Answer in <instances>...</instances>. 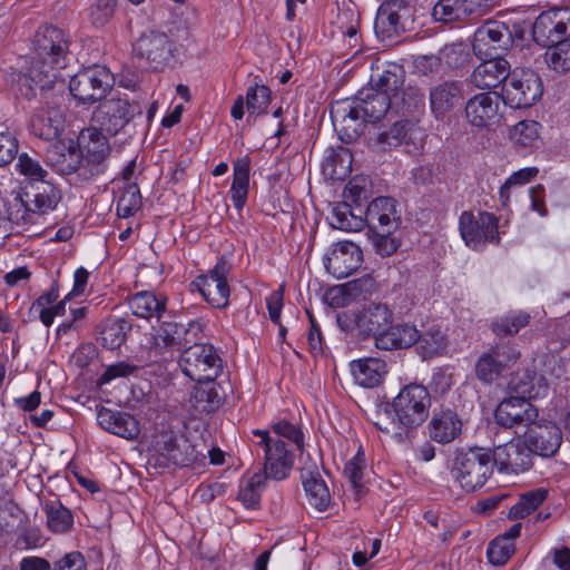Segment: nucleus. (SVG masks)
<instances>
[{
	"label": "nucleus",
	"instance_id": "nucleus-42",
	"mask_svg": "<svg viewBox=\"0 0 570 570\" xmlns=\"http://www.w3.org/2000/svg\"><path fill=\"white\" fill-rule=\"evenodd\" d=\"M532 320L530 313L522 309L509 311L503 315L497 316L491 322L492 332L499 337L514 336L522 328L527 327Z\"/></svg>",
	"mask_w": 570,
	"mask_h": 570
},
{
	"label": "nucleus",
	"instance_id": "nucleus-4",
	"mask_svg": "<svg viewBox=\"0 0 570 570\" xmlns=\"http://www.w3.org/2000/svg\"><path fill=\"white\" fill-rule=\"evenodd\" d=\"M393 320V311L384 303H370L362 308L345 311L336 316L342 331H356L364 338L372 336L374 343L376 336H381Z\"/></svg>",
	"mask_w": 570,
	"mask_h": 570
},
{
	"label": "nucleus",
	"instance_id": "nucleus-1",
	"mask_svg": "<svg viewBox=\"0 0 570 570\" xmlns=\"http://www.w3.org/2000/svg\"><path fill=\"white\" fill-rule=\"evenodd\" d=\"M431 395L421 384L411 383L401 389L392 403L383 404L376 412L374 424L396 442H404L410 433L429 416Z\"/></svg>",
	"mask_w": 570,
	"mask_h": 570
},
{
	"label": "nucleus",
	"instance_id": "nucleus-24",
	"mask_svg": "<svg viewBox=\"0 0 570 570\" xmlns=\"http://www.w3.org/2000/svg\"><path fill=\"white\" fill-rule=\"evenodd\" d=\"M499 107L500 97L497 92L478 94L466 101L465 118L471 126L485 128L495 122Z\"/></svg>",
	"mask_w": 570,
	"mask_h": 570
},
{
	"label": "nucleus",
	"instance_id": "nucleus-26",
	"mask_svg": "<svg viewBox=\"0 0 570 570\" xmlns=\"http://www.w3.org/2000/svg\"><path fill=\"white\" fill-rule=\"evenodd\" d=\"M135 50L156 70L165 66L171 57V43L164 32L144 33L136 41Z\"/></svg>",
	"mask_w": 570,
	"mask_h": 570
},
{
	"label": "nucleus",
	"instance_id": "nucleus-23",
	"mask_svg": "<svg viewBox=\"0 0 570 570\" xmlns=\"http://www.w3.org/2000/svg\"><path fill=\"white\" fill-rule=\"evenodd\" d=\"M366 226L375 235L392 234L399 227L395 202L390 197H377L365 208Z\"/></svg>",
	"mask_w": 570,
	"mask_h": 570
},
{
	"label": "nucleus",
	"instance_id": "nucleus-25",
	"mask_svg": "<svg viewBox=\"0 0 570 570\" xmlns=\"http://www.w3.org/2000/svg\"><path fill=\"white\" fill-rule=\"evenodd\" d=\"M46 163L59 175L75 174L80 180H82V169H88L81 150L75 146L67 147L63 144H56L48 149Z\"/></svg>",
	"mask_w": 570,
	"mask_h": 570
},
{
	"label": "nucleus",
	"instance_id": "nucleus-16",
	"mask_svg": "<svg viewBox=\"0 0 570 570\" xmlns=\"http://www.w3.org/2000/svg\"><path fill=\"white\" fill-rule=\"evenodd\" d=\"M79 141L86 151L82 157L88 167L82 169V180H90L107 168L106 161L110 151L107 134L90 125L80 132Z\"/></svg>",
	"mask_w": 570,
	"mask_h": 570
},
{
	"label": "nucleus",
	"instance_id": "nucleus-46",
	"mask_svg": "<svg viewBox=\"0 0 570 570\" xmlns=\"http://www.w3.org/2000/svg\"><path fill=\"white\" fill-rule=\"evenodd\" d=\"M373 287L371 278L353 279L344 285L330 288L325 294V299L334 307L344 306L350 302L351 296H356L363 291H370Z\"/></svg>",
	"mask_w": 570,
	"mask_h": 570
},
{
	"label": "nucleus",
	"instance_id": "nucleus-60",
	"mask_svg": "<svg viewBox=\"0 0 570 570\" xmlns=\"http://www.w3.org/2000/svg\"><path fill=\"white\" fill-rule=\"evenodd\" d=\"M32 213L31 208L27 205V203L22 199V194L16 196L8 206L6 222L9 220L17 226H24L27 224L32 223Z\"/></svg>",
	"mask_w": 570,
	"mask_h": 570
},
{
	"label": "nucleus",
	"instance_id": "nucleus-6",
	"mask_svg": "<svg viewBox=\"0 0 570 570\" xmlns=\"http://www.w3.org/2000/svg\"><path fill=\"white\" fill-rule=\"evenodd\" d=\"M252 434L254 446L263 452L265 479H286L294 466L293 451L283 440L274 439L267 430H253Z\"/></svg>",
	"mask_w": 570,
	"mask_h": 570
},
{
	"label": "nucleus",
	"instance_id": "nucleus-59",
	"mask_svg": "<svg viewBox=\"0 0 570 570\" xmlns=\"http://www.w3.org/2000/svg\"><path fill=\"white\" fill-rule=\"evenodd\" d=\"M271 98V90L266 86H250L246 92V107L252 115L265 112Z\"/></svg>",
	"mask_w": 570,
	"mask_h": 570
},
{
	"label": "nucleus",
	"instance_id": "nucleus-62",
	"mask_svg": "<svg viewBox=\"0 0 570 570\" xmlns=\"http://www.w3.org/2000/svg\"><path fill=\"white\" fill-rule=\"evenodd\" d=\"M366 468L365 454L362 448L358 449L356 454L345 464L344 474L351 482L354 489L363 487L364 470Z\"/></svg>",
	"mask_w": 570,
	"mask_h": 570
},
{
	"label": "nucleus",
	"instance_id": "nucleus-57",
	"mask_svg": "<svg viewBox=\"0 0 570 570\" xmlns=\"http://www.w3.org/2000/svg\"><path fill=\"white\" fill-rule=\"evenodd\" d=\"M488 352L498 362L503 372L512 368L521 356L520 351L509 341L492 345Z\"/></svg>",
	"mask_w": 570,
	"mask_h": 570
},
{
	"label": "nucleus",
	"instance_id": "nucleus-37",
	"mask_svg": "<svg viewBox=\"0 0 570 570\" xmlns=\"http://www.w3.org/2000/svg\"><path fill=\"white\" fill-rule=\"evenodd\" d=\"M430 438L438 443H450L462 431V421L458 414L450 410H441L432 416L429 423Z\"/></svg>",
	"mask_w": 570,
	"mask_h": 570
},
{
	"label": "nucleus",
	"instance_id": "nucleus-9",
	"mask_svg": "<svg viewBox=\"0 0 570 570\" xmlns=\"http://www.w3.org/2000/svg\"><path fill=\"white\" fill-rule=\"evenodd\" d=\"M69 51V37L55 26H41L33 37V60L52 72L65 66Z\"/></svg>",
	"mask_w": 570,
	"mask_h": 570
},
{
	"label": "nucleus",
	"instance_id": "nucleus-40",
	"mask_svg": "<svg viewBox=\"0 0 570 570\" xmlns=\"http://www.w3.org/2000/svg\"><path fill=\"white\" fill-rule=\"evenodd\" d=\"M128 304L134 315L147 320L155 316L160 322L166 311L167 298L153 292L142 291L134 294L128 299Z\"/></svg>",
	"mask_w": 570,
	"mask_h": 570
},
{
	"label": "nucleus",
	"instance_id": "nucleus-27",
	"mask_svg": "<svg viewBox=\"0 0 570 570\" xmlns=\"http://www.w3.org/2000/svg\"><path fill=\"white\" fill-rule=\"evenodd\" d=\"M478 67L474 68L471 75L472 83L481 89L495 88L504 83L510 75V63L503 57H488L483 58Z\"/></svg>",
	"mask_w": 570,
	"mask_h": 570
},
{
	"label": "nucleus",
	"instance_id": "nucleus-64",
	"mask_svg": "<svg viewBox=\"0 0 570 570\" xmlns=\"http://www.w3.org/2000/svg\"><path fill=\"white\" fill-rule=\"evenodd\" d=\"M325 161L333 167L332 175L343 176L351 170L352 154L348 148L340 146L336 149H331Z\"/></svg>",
	"mask_w": 570,
	"mask_h": 570
},
{
	"label": "nucleus",
	"instance_id": "nucleus-7",
	"mask_svg": "<svg viewBox=\"0 0 570 570\" xmlns=\"http://www.w3.org/2000/svg\"><path fill=\"white\" fill-rule=\"evenodd\" d=\"M197 459L195 446L183 434L168 430L155 436L149 462L159 468L187 466Z\"/></svg>",
	"mask_w": 570,
	"mask_h": 570
},
{
	"label": "nucleus",
	"instance_id": "nucleus-11",
	"mask_svg": "<svg viewBox=\"0 0 570 570\" xmlns=\"http://www.w3.org/2000/svg\"><path fill=\"white\" fill-rule=\"evenodd\" d=\"M413 23L414 9L409 0H386L377 10L374 29L382 40H393L412 29Z\"/></svg>",
	"mask_w": 570,
	"mask_h": 570
},
{
	"label": "nucleus",
	"instance_id": "nucleus-58",
	"mask_svg": "<svg viewBox=\"0 0 570 570\" xmlns=\"http://www.w3.org/2000/svg\"><path fill=\"white\" fill-rule=\"evenodd\" d=\"M474 372L478 380L484 384L493 383L503 373L498 362L488 351L479 356Z\"/></svg>",
	"mask_w": 570,
	"mask_h": 570
},
{
	"label": "nucleus",
	"instance_id": "nucleus-44",
	"mask_svg": "<svg viewBox=\"0 0 570 570\" xmlns=\"http://www.w3.org/2000/svg\"><path fill=\"white\" fill-rule=\"evenodd\" d=\"M432 17L444 23L475 21L465 0H439L433 7Z\"/></svg>",
	"mask_w": 570,
	"mask_h": 570
},
{
	"label": "nucleus",
	"instance_id": "nucleus-61",
	"mask_svg": "<svg viewBox=\"0 0 570 570\" xmlns=\"http://www.w3.org/2000/svg\"><path fill=\"white\" fill-rule=\"evenodd\" d=\"M370 194L371 190L367 179L364 177H354L346 185L343 197L345 202L365 206Z\"/></svg>",
	"mask_w": 570,
	"mask_h": 570
},
{
	"label": "nucleus",
	"instance_id": "nucleus-53",
	"mask_svg": "<svg viewBox=\"0 0 570 570\" xmlns=\"http://www.w3.org/2000/svg\"><path fill=\"white\" fill-rule=\"evenodd\" d=\"M141 207V195L137 183L126 184L117 200V215L121 218L132 216Z\"/></svg>",
	"mask_w": 570,
	"mask_h": 570
},
{
	"label": "nucleus",
	"instance_id": "nucleus-8",
	"mask_svg": "<svg viewBox=\"0 0 570 570\" xmlns=\"http://www.w3.org/2000/svg\"><path fill=\"white\" fill-rule=\"evenodd\" d=\"M179 366L191 381L204 383L215 381L223 370V362L213 345L194 342L183 351Z\"/></svg>",
	"mask_w": 570,
	"mask_h": 570
},
{
	"label": "nucleus",
	"instance_id": "nucleus-41",
	"mask_svg": "<svg viewBox=\"0 0 570 570\" xmlns=\"http://www.w3.org/2000/svg\"><path fill=\"white\" fill-rule=\"evenodd\" d=\"M30 125L36 136L45 140H52L61 134L63 119L59 110L42 108L31 117Z\"/></svg>",
	"mask_w": 570,
	"mask_h": 570
},
{
	"label": "nucleus",
	"instance_id": "nucleus-43",
	"mask_svg": "<svg viewBox=\"0 0 570 570\" xmlns=\"http://www.w3.org/2000/svg\"><path fill=\"white\" fill-rule=\"evenodd\" d=\"M250 161L247 157L237 159L234 163L233 183L230 186V198L235 208L240 210L247 200L249 186Z\"/></svg>",
	"mask_w": 570,
	"mask_h": 570
},
{
	"label": "nucleus",
	"instance_id": "nucleus-28",
	"mask_svg": "<svg viewBox=\"0 0 570 570\" xmlns=\"http://www.w3.org/2000/svg\"><path fill=\"white\" fill-rule=\"evenodd\" d=\"M429 98L433 116L443 119L462 102V87L456 81H443L430 89Z\"/></svg>",
	"mask_w": 570,
	"mask_h": 570
},
{
	"label": "nucleus",
	"instance_id": "nucleus-30",
	"mask_svg": "<svg viewBox=\"0 0 570 570\" xmlns=\"http://www.w3.org/2000/svg\"><path fill=\"white\" fill-rule=\"evenodd\" d=\"M22 199L31 208L32 213L45 215L53 210L61 200L60 190L48 181H38L26 187Z\"/></svg>",
	"mask_w": 570,
	"mask_h": 570
},
{
	"label": "nucleus",
	"instance_id": "nucleus-51",
	"mask_svg": "<svg viewBox=\"0 0 570 570\" xmlns=\"http://www.w3.org/2000/svg\"><path fill=\"white\" fill-rule=\"evenodd\" d=\"M191 399L195 406L202 412H214L220 405V396L213 382L197 383L194 387Z\"/></svg>",
	"mask_w": 570,
	"mask_h": 570
},
{
	"label": "nucleus",
	"instance_id": "nucleus-5",
	"mask_svg": "<svg viewBox=\"0 0 570 570\" xmlns=\"http://www.w3.org/2000/svg\"><path fill=\"white\" fill-rule=\"evenodd\" d=\"M141 114L142 108L139 102L130 100L127 96H114L104 99L94 109L90 125L104 130L108 136H116Z\"/></svg>",
	"mask_w": 570,
	"mask_h": 570
},
{
	"label": "nucleus",
	"instance_id": "nucleus-35",
	"mask_svg": "<svg viewBox=\"0 0 570 570\" xmlns=\"http://www.w3.org/2000/svg\"><path fill=\"white\" fill-rule=\"evenodd\" d=\"M301 475L308 503L318 511H325L330 505L331 494L317 465L314 463L303 466Z\"/></svg>",
	"mask_w": 570,
	"mask_h": 570
},
{
	"label": "nucleus",
	"instance_id": "nucleus-17",
	"mask_svg": "<svg viewBox=\"0 0 570 570\" xmlns=\"http://www.w3.org/2000/svg\"><path fill=\"white\" fill-rule=\"evenodd\" d=\"M512 45V36L504 22L488 20L474 33L472 49L480 58L502 57Z\"/></svg>",
	"mask_w": 570,
	"mask_h": 570
},
{
	"label": "nucleus",
	"instance_id": "nucleus-45",
	"mask_svg": "<svg viewBox=\"0 0 570 570\" xmlns=\"http://www.w3.org/2000/svg\"><path fill=\"white\" fill-rule=\"evenodd\" d=\"M414 345L422 358L428 360L442 355L446 351L448 337L439 327L433 326L420 332V337Z\"/></svg>",
	"mask_w": 570,
	"mask_h": 570
},
{
	"label": "nucleus",
	"instance_id": "nucleus-29",
	"mask_svg": "<svg viewBox=\"0 0 570 570\" xmlns=\"http://www.w3.org/2000/svg\"><path fill=\"white\" fill-rule=\"evenodd\" d=\"M97 422L105 431L117 436L134 440L140 432L139 422L129 413L100 407Z\"/></svg>",
	"mask_w": 570,
	"mask_h": 570
},
{
	"label": "nucleus",
	"instance_id": "nucleus-56",
	"mask_svg": "<svg viewBox=\"0 0 570 570\" xmlns=\"http://www.w3.org/2000/svg\"><path fill=\"white\" fill-rule=\"evenodd\" d=\"M440 56L442 61L452 69L464 67L471 59L470 48L464 42L446 45L440 51Z\"/></svg>",
	"mask_w": 570,
	"mask_h": 570
},
{
	"label": "nucleus",
	"instance_id": "nucleus-34",
	"mask_svg": "<svg viewBox=\"0 0 570 570\" xmlns=\"http://www.w3.org/2000/svg\"><path fill=\"white\" fill-rule=\"evenodd\" d=\"M509 389L511 392L515 393L518 397L530 400L547 396L549 384L543 375L527 368L513 374L509 382Z\"/></svg>",
	"mask_w": 570,
	"mask_h": 570
},
{
	"label": "nucleus",
	"instance_id": "nucleus-49",
	"mask_svg": "<svg viewBox=\"0 0 570 570\" xmlns=\"http://www.w3.org/2000/svg\"><path fill=\"white\" fill-rule=\"evenodd\" d=\"M548 497L546 489H535L520 495L508 513L509 519L519 520L533 512Z\"/></svg>",
	"mask_w": 570,
	"mask_h": 570
},
{
	"label": "nucleus",
	"instance_id": "nucleus-36",
	"mask_svg": "<svg viewBox=\"0 0 570 570\" xmlns=\"http://www.w3.org/2000/svg\"><path fill=\"white\" fill-rule=\"evenodd\" d=\"M57 78L50 68H43L39 62H31L26 73H20L16 79L17 91L27 99L36 96L37 89H48Z\"/></svg>",
	"mask_w": 570,
	"mask_h": 570
},
{
	"label": "nucleus",
	"instance_id": "nucleus-47",
	"mask_svg": "<svg viewBox=\"0 0 570 570\" xmlns=\"http://www.w3.org/2000/svg\"><path fill=\"white\" fill-rule=\"evenodd\" d=\"M43 511L47 517V525L52 532L65 533L71 529L72 513L59 500L47 501Z\"/></svg>",
	"mask_w": 570,
	"mask_h": 570
},
{
	"label": "nucleus",
	"instance_id": "nucleus-14",
	"mask_svg": "<svg viewBox=\"0 0 570 570\" xmlns=\"http://www.w3.org/2000/svg\"><path fill=\"white\" fill-rule=\"evenodd\" d=\"M229 273L230 264L225 257H219L215 266L207 274L199 275L191 282V286L213 307L225 308L228 305L230 295L227 281Z\"/></svg>",
	"mask_w": 570,
	"mask_h": 570
},
{
	"label": "nucleus",
	"instance_id": "nucleus-52",
	"mask_svg": "<svg viewBox=\"0 0 570 570\" xmlns=\"http://www.w3.org/2000/svg\"><path fill=\"white\" fill-rule=\"evenodd\" d=\"M544 60L548 67L558 73L570 71V40L548 47Z\"/></svg>",
	"mask_w": 570,
	"mask_h": 570
},
{
	"label": "nucleus",
	"instance_id": "nucleus-15",
	"mask_svg": "<svg viewBox=\"0 0 570 570\" xmlns=\"http://www.w3.org/2000/svg\"><path fill=\"white\" fill-rule=\"evenodd\" d=\"M532 36L546 48L570 40V9L553 8L541 12L533 23Z\"/></svg>",
	"mask_w": 570,
	"mask_h": 570
},
{
	"label": "nucleus",
	"instance_id": "nucleus-21",
	"mask_svg": "<svg viewBox=\"0 0 570 570\" xmlns=\"http://www.w3.org/2000/svg\"><path fill=\"white\" fill-rule=\"evenodd\" d=\"M331 118L340 140L344 144H351L363 132L365 120L351 99L336 101L331 108Z\"/></svg>",
	"mask_w": 570,
	"mask_h": 570
},
{
	"label": "nucleus",
	"instance_id": "nucleus-32",
	"mask_svg": "<svg viewBox=\"0 0 570 570\" xmlns=\"http://www.w3.org/2000/svg\"><path fill=\"white\" fill-rule=\"evenodd\" d=\"M405 79L404 68L395 62H385L371 76V88L385 94L390 100L396 98Z\"/></svg>",
	"mask_w": 570,
	"mask_h": 570
},
{
	"label": "nucleus",
	"instance_id": "nucleus-3",
	"mask_svg": "<svg viewBox=\"0 0 570 570\" xmlns=\"http://www.w3.org/2000/svg\"><path fill=\"white\" fill-rule=\"evenodd\" d=\"M493 473L491 450L471 448L459 451L452 463L451 474L466 492L482 488Z\"/></svg>",
	"mask_w": 570,
	"mask_h": 570
},
{
	"label": "nucleus",
	"instance_id": "nucleus-10",
	"mask_svg": "<svg viewBox=\"0 0 570 570\" xmlns=\"http://www.w3.org/2000/svg\"><path fill=\"white\" fill-rule=\"evenodd\" d=\"M112 87V76L101 66L78 71L69 81V90L79 104L102 101Z\"/></svg>",
	"mask_w": 570,
	"mask_h": 570
},
{
	"label": "nucleus",
	"instance_id": "nucleus-13",
	"mask_svg": "<svg viewBox=\"0 0 570 570\" xmlns=\"http://www.w3.org/2000/svg\"><path fill=\"white\" fill-rule=\"evenodd\" d=\"M499 222L494 214L489 212H479L474 215L465 210L459 217V229L462 239L470 248L478 250L484 247L487 243L498 244Z\"/></svg>",
	"mask_w": 570,
	"mask_h": 570
},
{
	"label": "nucleus",
	"instance_id": "nucleus-55",
	"mask_svg": "<svg viewBox=\"0 0 570 570\" xmlns=\"http://www.w3.org/2000/svg\"><path fill=\"white\" fill-rule=\"evenodd\" d=\"M515 551L514 542L508 538L498 535L488 547L487 557L493 566H503L512 557Z\"/></svg>",
	"mask_w": 570,
	"mask_h": 570
},
{
	"label": "nucleus",
	"instance_id": "nucleus-19",
	"mask_svg": "<svg viewBox=\"0 0 570 570\" xmlns=\"http://www.w3.org/2000/svg\"><path fill=\"white\" fill-rule=\"evenodd\" d=\"M493 466L497 465L500 471L519 473L529 470L532 466V454L525 441L520 438L495 445L491 450Z\"/></svg>",
	"mask_w": 570,
	"mask_h": 570
},
{
	"label": "nucleus",
	"instance_id": "nucleus-48",
	"mask_svg": "<svg viewBox=\"0 0 570 570\" xmlns=\"http://www.w3.org/2000/svg\"><path fill=\"white\" fill-rule=\"evenodd\" d=\"M265 480L262 473H255L240 483L237 498L246 509H257L259 507L261 494L265 488Z\"/></svg>",
	"mask_w": 570,
	"mask_h": 570
},
{
	"label": "nucleus",
	"instance_id": "nucleus-20",
	"mask_svg": "<svg viewBox=\"0 0 570 570\" xmlns=\"http://www.w3.org/2000/svg\"><path fill=\"white\" fill-rule=\"evenodd\" d=\"M538 409L529 400L510 396L500 402L494 412L495 422L509 429L527 426L538 419Z\"/></svg>",
	"mask_w": 570,
	"mask_h": 570
},
{
	"label": "nucleus",
	"instance_id": "nucleus-50",
	"mask_svg": "<svg viewBox=\"0 0 570 570\" xmlns=\"http://www.w3.org/2000/svg\"><path fill=\"white\" fill-rule=\"evenodd\" d=\"M331 224L334 228L346 232H358L364 227V222L353 216L352 204L345 200L333 207Z\"/></svg>",
	"mask_w": 570,
	"mask_h": 570
},
{
	"label": "nucleus",
	"instance_id": "nucleus-63",
	"mask_svg": "<svg viewBox=\"0 0 570 570\" xmlns=\"http://www.w3.org/2000/svg\"><path fill=\"white\" fill-rule=\"evenodd\" d=\"M407 125L404 121H396L389 130L377 136V145L384 150L402 145L407 136Z\"/></svg>",
	"mask_w": 570,
	"mask_h": 570
},
{
	"label": "nucleus",
	"instance_id": "nucleus-12",
	"mask_svg": "<svg viewBox=\"0 0 570 570\" xmlns=\"http://www.w3.org/2000/svg\"><path fill=\"white\" fill-rule=\"evenodd\" d=\"M543 92L542 80L531 69L513 70L502 86V97L512 108H528L540 99Z\"/></svg>",
	"mask_w": 570,
	"mask_h": 570
},
{
	"label": "nucleus",
	"instance_id": "nucleus-38",
	"mask_svg": "<svg viewBox=\"0 0 570 570\" xmlns=\"http://www.w3.org/2000/svg\"><path fill=\"white\" fill-rule=\"evenodd\" d=\"M132 324L124 317H108L97 326L99 336L98 341L107 350L114 351L119 348L127 340Z\"/></svg>",
	"mask_w": 570,
	"mask_h": 570
},
{
	"label": "nucleus",
	"instance_id": "nucleus-2",
	"mask_svg": "<svg viewBox=\"0 0 570 570\" xmlns=\"http://www.w3.org/2000/svg\"><path fill=\"white\" fill-rule=\"evenodd\" d=\"M159 323L158 327H153L148 352L155 362L174 360L175 353L197 342L204 330L203 323L198 320L188 324L165 320Z\"/></svg>",
	"mask_w": 570,
	"mask_h": 570
},
{
	"label": "nucleus",
	"instance_id": "nucleus-31",
	"mask_svg": "<svg viewBox=\"0 0 570 570\" xmlns=\"http://www.w3.org/2000/svg\"><path fill=\"white\" fill-rule=\"evenodd\" d=\"M419 337L420 331L414 324L392 322L381 336H376L375 346L382 351L405 350L413 346Z\"/></svg>",
	"mask_w": 570,
	"mask_h": 570
},
{
	"label": "nucleus",
	"instance_id": "nucleus-39",
	"mask_svg": "<svg viewBox=\"0 0 570 570\" xmlns=\"http://www.w3.org/2000/svg\"><path fill=\"white\" fill-rule=\"evenodd\" d=\"M351 371L355 382L368 389L377 386L387 373L386 363L376 357L353 361L351 363Z\"/></svg>",
	"mask_w": 570,
	"mask_h": 570
},
{
	"label": "nucleus",
	"instance_id": "nucleus-18",
	"mask_svg": "<svg viewBox=\"0 0 570 570\" xmlns=\"http://www.w3.org/2000/svg\"><path fill=\"white\" fill-rule=\"evenodd\" d=\"M524 441L531 454L550 458L560 449L562 431L551 421L534 420L524 434Z\"/></svg>",
	"mask_w": 570,
	"mask_h": 570
},
{
	"label": "nucleus",
	"instance_id": "nucleus-22",
	"mask_svg": "<svg viewBox=\"0 0 570 570\" xmlns=\"http://www.w3.org/2000/svg\"><path fill=\"white\" fill-rule=\"evenodd\" d=\"M363 254L355 243L340 242L326 255L324 266L337 279L345 278L355 272L362 264Z\"/></svg>",
	"mask_w": 570,
	"mask_h": 570
},
{
	"label": "nucleus",
	"instance_id": "nucleus-33",
	"mask_svg": "<svg viewBox=\"0 0 570 570\" xmlns=\"http://www.w3.org/2000/svg\"><path fill=\"white\" fill-rule=\"evenodd\" d=\"M351 101L365 122L381 120L392 104V100L385 94H379L372 88L360 91L355 97L351 98Z\"/></svg>",
	"mask_w": 570,
	"mask_h": 570
},
{
	"label": "nucleus",
	"instance_id": "nucleus-54",
	"mask_svg": "<svg viewBox=\"0 0 570 570\" xmlns=\"http://www.w3.org/2000/svg\"><path fill=\"white\" fill-rule=\"evenodd\" d=\"M539 124L533 120H523L510 130L511 141L522 148L533 147L539 139Z\"/></svg>",
	"mask_w": 570,
	"mask_h": 570
}]
</instances>
